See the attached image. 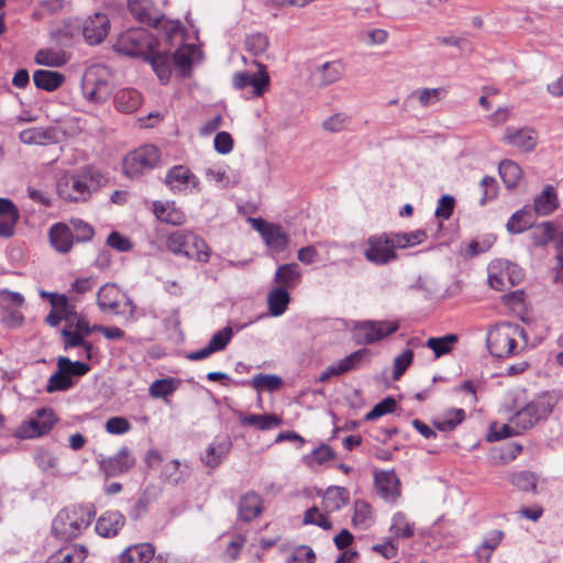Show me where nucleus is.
<instances>
[{
	"label": "nucleus",
	"instance_id": "f257e3e1",
	"mask_svg": "<svg viewBox=\"0 0 563 563\" xmlns=\"http://www.w3.org/2000/svg\"><path fill=\"white\" fill-rule=\"evenodd\" d=\"M99 187L100 176L88 168L75 174H64L56 183L58 196L68 202L87 201Z\"/></svg>",
	"mask_w": 563,
	"mask_h": 563
},
{
	"label": "nucleus",
	"instance_id": "f03ea898",
	"mask_svg": "<svg viewBox=\"0 0 563 563\" xmlns=\"http://www.w3.org/2000/svg\"><path fill=\"white\" fill-rule=\"evenodd\" d=\"M486 342L493 356L508 357L526 346L528 339L525 329L519 324L500 323L488 331Z\"/></svg>",
	"mask_w": 563,
	"mask_h": 563
},
{
	"label": "nucleus",
	"instance_id": "7ed1b4c3",
	"mask_svg": "<svg viewBox=\"0 0 563 563\" xmlns=\"http://www.w3.org/2000/svg\"><path fill=\"white\" fill-rule=\"evenodd\" d=\"M95 515L92 505L66 507L54 518L52 531L60 540L77 538L90 526Z\"/></svg>",
	"mask_w": 563,
	"mask_h": 563
},
{
	"label": "nucleus",
	"instance_id": "20e7f679",
	"mask_svg": "<svg viewBox=\"0 0 563 563\" xmlns=\"http://www.w3.org/2000/svg\"><path fill=\"white\" fill-rule=\"evenodd\" d=\"M166 249L176 256H183L199 263H208L211 249L207 242L190 230H176L165 239Z\"/></svg>",
	"mask_w": 563,
	"mask_h": 563
},
{
	"label": "nucleus",
	"instance_id": "39448f33",
	"mask_svg": "<svg viewBox=\"0 0 563 563\" xmlns=\"http://www.w3.org/2000/svg\"><path fill=\"white\" fill-rule=\"evenodd\" d=\"M112 92L109 69L102 65H95L87 69L81 80L84 98L95 104L106 102Z\"/></svg>",
	"mask_w": 563,
	"mask_h": 563
},
{
	"label": "nucleus",
	"instance_id": "423d86ee",
	"mask_svg": "<svg viewBox=\"0 0 563 563\" xmlns=\"http://www.w3.org/2000/svg\"><path fill=\"white\" fill-rule=\"evenodd\" d=\"M155 45V38L146 30L139 27L122 33L113 47L119 54L145 59L150 57Z\"/></svg>",
	"mask_w": 563,
	"mask_h": 563
},
{
	"label": "nucleus",
	"instance_id": "0eeeda50",
	"mask_svg": "<svg viewBox=\"0 0 563 563\" xmlns=\"http://www.w3.org/2000/svg\"><path fill=\"white\" fill-rule=\"evenodd\" d=\"M399 329L397 320H361L353 322V339L358 344L369 345L382 341Z\"/></svg>",
	"mask_w": 563,
	"mask_h": 563
},
{
	"label": "nucleus",
	"instance_id": "6e6552de",
	"mask_svg": "<svg viewBox=\"0 0 563 563\" xmlns=\"http://www.w3.org/2000/svg\"><path fill=\"white\" fill-rule=\"evenodd\" d=\"M537 418L532 415L526 405L522 409L516 411L506 423H493L489 429L488 440L499 441L506 438L522 434L537 424Z\"/></svg>",
	"mask_w": 563,
	"mask_h": 563
},
{
	"label": "nucleus",
	"instance_id": "1a4fd4ad",
	"mask_svg": "<svg viewBox=\"0 0 563 563\" xmlns=\"http://www.w3.org/2000/svg\"><path fill=\"white\" fill-rule=\"evenodd\" d=\"M161 161L156 146L144 145L130 152L123 161V170L128 177H137L153 169Z\"/></svg>",
	"mask_w": 563,
	"mask_h": 563
},
{
	"label": "nucleus",
	"instance_id": "9d476101",
	"mask_svg": "<svg viewBox=\"0 0 563 563\" xmlns=\"http://www.w3.org/2000/svg\"><path fill=\"white\" fill-rule=\"evenodd\" d=\"M97 302L102 311L114 314H128L133 318L135 306L114 284L103 285L97 295Z\"/></svg>",
	"mask_w": 563,
	"mask_h": 563
},
{
	"label": "nucleus",
	"instance_id": "9b49d317",
	"mask_svg": "<svg viewBox=\"0 0 563 563\" xmlns=\"http://www.w3.org/2000/svg\"><path fill=\"white\" fill-rule=\"evenodd\" d=\"M522 271L507 261H493L488 266V283L492 288L501 291L514 287L522 279Z\"/></svg>",
	"mask_w": 563,
	"mask_h": 563
},
{
	"label": "nucleus",
	"instance_id": "f8f14e48",
	"mask_svg": "<svg viewBox=\"0 0 563 563\" xmlns=\"http://www.w3.org/2000/svg\"><path fill=\"white\" fill-rule=\"evenodd\" d=\"M396 243L393 234L372 235L365 242L364 256L375 265H385L396 260Z\"/></svg>",
	"mask_w": 563,
	"mask_h": 563
},
{
	"label": "nucleus",
	"instance_id": "ddd939ff",
	"mask_svg": "<svg viewBox=\"0 0 563 563\" xmlns=\"http://www.w3.org/2000/svg\"><path fill=\"white\" fill-rule=\"evenodd\" d=\"M55 417L51 409H40L16 429V435L21 439H32L47 433L54 426Z\"/></svg>",
	"mask_w": 563,
	"mask_h": 563
},
{
	"label": "nucleus",
	"instance_id": "4468645a",
	"mask_svg": "<svg viewBox=\"0 0 563 563\" xmlns=\"http://www.w3.org/2000/svg\"><path fill=\"white\" fill-rule=\"evenodd\" d=\"M165 184L174 192H199L200 181L187 167L177 165L172 167L165 177Z\"/></svg>",
	"mask_w": 563,
	"mask_h": 563
},
{
	"label": "nucleus",
	"instance_id": "2eb2a0df",
	"mask_svg": "<svg viewBox=\"0 0 563 563\" xmlns=\"http://www.w3.org/2000/svg\"><path fill=\"white\" fill-rule=\"evenodd\" d=\"M252 228L263 238L267 246L275 251H283L289 243V236L279 225L268 223L261 218H249Z\"/></svg>",
	"mask_w": 563,
	"mask_h": 563
},
{
	"label": "nucleus",
	"instance_id": "dca6fc26",
	"mask_svg": "<svg viewBox=\"0 0 563 563\" xmlns=\"http://www.w3.org/2000/svg\"><path fill=\"white\" fill-rule=\"evenodd\" d=\"M110 20L106 13L97 12L89 15L82 25V35L90 45L100 44L108 35Z\"/></svg>",
	"mask_w": 563,
	"mask_h": 563
},
{
	"label": "nucleus",
	"instance_id": "f3484780",
	"mask_svg": "<svg viewBox=\"0 0 563 563\" xmlns=\"http://www.w3.org/2000/svg\"><path fill=\"white\" fill-rule=\"evenodd\" d=\"M260 70L254 74L249 73H236L233 76L232 82L236 89H244L246 87L253 88V93L256 97L263 96L269 86V76L265 69V66L258 64Z\"/></svg>",
	"mask_w": 563,
	"mask_h": 563
},
{
	"label": "nucleus",
	"instance_id": "a211bd4d",
	"mask_svg": "<svg viewBox=\"0 0 563 563\" xmlns=\"http://www.w3.org/2000/svg\"><path fill=\"white\" fill-rule=\"evenodd\" d=\"M504 141L518 148L520 152L527 153L536 148L538 144V134L533 129L514 126L506 128L504 132Z\"/></svg>",
	"mask_w": 563,
	"mask_h": 563
},
{
	"label": "nucleus",
	"instance_id": "6ab92c4d",
	"mask_svg": "<svg viewBox=\"0 0 563 563\" xmlns=\"http://www.w3.org/2000/svg\"><path fill=\"white\" fill-rule=\"evenodd\" d=\"M375 486L378 495L387 503H396L400 497V482L394 471L375 473Z\"/></svg>",
	"mask_w": 563,
	"mask_h": 563
},
{
	"label": "nucleus",
	"instance_id": "aec40b11",
	"mask_svg": "<svg viewBox=\"0 0 563 563\" xmlns=\"http://www.w3.org/2000/svg\"><path fill=\"white\" fill-rule=\"evenodd\" d=\"M19 139L27 145H48L59 141V132L54 126L30 128L21 131Z\"/></svg>",
	"mask_w": 563,
	"mask_h": 563
},
{
	"label": "nucleus",
	"instance_id": "412c9836",
	"mask_svg": "<svg viewBox=\"0 0 563 563\" xmlns=\"http://www.w3.org/2000/svg\"><path fill=\"white\" fill-rule=\"evenodd\" d=\"M135 463L134 457L131 456L126 448H122L117 455L102 459L100 461V468L104 472L107 477H114L128 472Z\"/></svg>",
	"mask_w": 563,
	"mask_h": 563
},
{
	"label": "nucleus",
	"instance_id": "4be33fe9",
	"mask_svg": "<svg viewBox=\"0 0 563 563\" xmlns=\"http://www.w3.org/2000/svg\"><path fill=\"white\" fill-rule=\"evenodd\" d=\"M20 212L12 200L0 198V236L10 239L15 234Z\"/></svg>",
	"mask_w": 563,
	"mask_h": 563
},
{
	"label": "nucleus",
	"instance_id": "5701e85b",
	"mask_svg": "<svg viewBox=\"0 0 563 563\" xmlns=\"http://www.w3.org/2000/svg\"><path fill=\"white\" fill-rule=\"evenodd\" d=\"M48 239L52 247L60 254H67L73 249L74 235L70 227L64 222L55 223L49 228Z\"/></svg>",
	"mask_w": 563,
	"mask_h": 563
},
{
	"label": "nucleus",
	"instance_id": "b1692460",
	"mask_svg": "<svg viewBox=\"0 0 563 563\" xmlns=\"http://www.w3.org/2000/svg\"><path fill=\"white\" fill-rule=\"evenodd\" d=\"M125 518L122 514L115 510L103 512L96 522V532L104 538L115 537L123 528Z\"/></svg>",
	"mask_w": 563,
	"mask_h": 563
},
{
	"label": "nucleus",
	"instance_id": "393cba45",
	"mask_svg": "<svg viewBox=\"0 0 563 563\" xmlns=\"http://www.w3.org/2000/svg\"><path fill=\"white\" fill-rule=\"evenodd\" d=\"M560 401L558 391H545L534 397L527 406L537 421L548 418Z\"/></svg>",
	"mask_w": 563,
	"mask_h": 563
},
{
	"label": "nucleus",
	"instance_id": "a878e982",
	"mask_svg": "<svg viewBox=\"0 0 563 563\" xmlns=\"http://www.w3.org/2000/svg\"><path fill=\"white\" fill-rule=\"evenodd\" d=\"M153 213L157 220L172 225H181L186 222L185 212L174 201H154Z\"/></svg>",
	"mask_w": 563,
	"mask_h": 563
},
{
	"label": "nucleus",
	"instance_id": "bb28decb",
	"mask_svg": "<svg viewBox=\"0 0 563 563\" xmlns=\"http://www.w3.org/2000/svg\"><path fill=\"white\" fill-rule=\"evenodd\" d=\"M263 511L262 497L255 492H247L239 501V517L250 522L257 518Z\"/></svg>",
	"mask_w": 563,
	"mask_h": 563
},
{
	"label": "nucleus",
	"instance_id": "cd10ccee",
	"mask_svg": "<svg viewBox=\"0 0 563 563\" xmlns=\"http://www.w3.org/2000/svg\"><path fill=\"white\" fill-rule=\"evenodd\" d=\"M230 449L231 441L228 437H217L208 446L206 454L202 456V462L208 467H217L228 455Z\"/></svg>",
	"mask_w": 563,
	"mask_h": 563
},
{
	"label": "nucleus",
	"instance_id": "c85d7f7f",
	"mask_svg": "<svg viewBox=\"0 0 563 563\" xmlns=\"http://www.w3.org/2000/svg\"><path fill=\"white\" fill-rule=\"evenodd\" d=\"M559 208L556 190L552 185H547L540 195L533 200V210L538 216H550Z\"/></svg>",
	"mask_w": 563,
	"mask_h": 563
},
{
	"label": "nucleus",
	"instance_id": "c756f323",
	"mask_svg": "<svg viewBox=\"0 0 563 563\" xmlns=\"http://www.w3.org/2000/svg\"><path fill=\"white\" fill-rule=\"evenodd\" d=\"M128 7L131 14L143 23L156 24L159 21L152 0H128Z\"/></svg>",
	"mask_w": 563,
	"mask_h": 563
},
{
	"label": "nucleus",
	"instance_id": "7c9ffc66",
	"mask_svg": "<svg viewBox=\"0 0 563 563\" xmlns=\"http://www.w3.org/2000/svg\"><path fill=\"white\" fill-rule=\"evenodd\" d=\"M155 553L151 543H139L128 547L119 556L120 563H148Z\"/></svg>",
	"mask_w": 563,
	"mask_h": 563
},
{
	"label": "nucleus",
	"instance_id": "2f4dec72",
	"mask_svg": "<svg viewBox=\"0 0 563 563\" xmlns=\"http://www.w3.org/2000/svg\"><path fill=\"white\" fill-rule=\"evenodd\" d=\"M350 501L349 490L340 486H330L323 494L322 506L325 512H333L345 507Z\"/></svg>",
	"mask_w": 563,
	"mask_h": 563
},
{
	"label": "nucleus",
	"instance_id": "473e14b6",
	"mask_svg": "<svg viewBox=\"0 0 563 563\" xmlns=\"http://www.w3.org/2000/svg\"><path fill=\"white\" fill-rule=\"evenodd\" d=\"M274 279L277 287H283L286 290L296 288L301 282V272L298 264L290 263L279 266Z\"/></svg>",
	"mask_w": 563,
	"mask_h": 563
},
{
	"label": "nucleus",
	"instance_id": "72a5a7b5",
	"mask_svg": "<svg viewBox=\"0 0 563 563\" xmlns=\"http://www.w3.org/2000/svg\"><path fill=\"white\" fill-rule=\"evenodd\" d=\"M65 350L73 347H82V352L78 356H84L87 360L91 358L92 345L84 339V335L73 329V321L62 330Z\"/></svg>",
	"mask_w": 563,
	"mask_h": 563
},
{
	"label": "nucleus",
	"instance_id": "f704fd0d",
	"mask_svg": "<svg viewBox=\"0 0 563 563\" xmlns=\"http://www.w3.org/2000/svg\"><path fill=\"white\" fill-rule=\"evenodd\" d=\"M343 71L344 66L341 62H327L314 70L313 77L319 85L325 86L338 81L342 77Z\"/></svg>",
	"mask_w": 563,
	"mask_h": 563
},
{
	"label": "nucleus",
	"instance_id": "c9c22d12",
	"mask_svg": "<svg viewBox=\"0 0 563 563\" xmlns=\"http://www.w3.org/2000/svg\"><path fill=\"white\" fill-rule=\"evenodd\" d=\"M87 551L82 545H68L53 553L46 563H82Z\"/></svg>",
	"mask_w": 563,
	"mask_h": 563
},
{
	"label": "nucleus",
	"instance_id": "e433bc0d",
	"mask_svg": "<svg viewBox=\"0 0 563 563\" xmlns=\"http://www.w3.org/2000/svg\"><path fill=\"white\" fill-rule=\"evenodd\" d=\"M114 102L119 111L131 113L142 104V97L135 89L124 88L117 92Z\"/></svg>",
	"mask_w": 563,
	"mask_h": 563
},
{
	"label": "nucleus",
	"instance_id": "4c0bfd02",
	"mask_svg": "<svg viewBox=\"0 0 563 563\" xmlns=\"http://www.w3.org/2000/svg\"><path fill=\"white\" fill-rule=\"evenodd\" d=\"M33 81L38 89L54 91L64 84L65 76L58 71L38 69L33 74Z\"/></svg>",
	"mask_w": 563,
	"mask_h": 563
},
{
	"label": "nucleus",
	"instance_id": "58836bf2",
	"mask_svg": "<svg viewBox=\"0 0 563 563\" xmlns=\"http://www.w3.org/2000/svg\"><path fill=\"white\" fill-rule=\"evenodd\" d=\"M290 295L283 287H274L267 295V305L271 316L279 317L288 308Z\"/></svg>",
	"mask_w": 563,
	"mask_h": 563
},
{
	"label": "nucleus",
	"instance_id": "ea45409f",
	"mask_svg": "<svg viewBox=\"0 0 563 563\" xmlns=\"http://www.w3.org/2000/svg\"><path fill=\"white\" fill-rule=\"evenodd\" d=\"M504 538L501 530H492L483 539L476 549V556L481 563H489L493 552L497 549Z\"/></svg>",
	"mask_w": 563,
	"mask_h": 563
},
{
	"label": "nucleus",
	"instance_id": "a19ab883",
	"mask_svg": "<svg viewBox=\"0 0 563 563\" xmlns=\"http://www.w3.org/2000/svg\"><path fill=\"white\" fill-rule=\"evenodd\" d=\"M533 216L529 207L516 211L506 224V229L510 234H519L532 228Z\"/></svg>",
	"mask_w": 563,
	"mask_h": 563
},
{
	"label": "nucleus",
	"instance_id": "79ce46f5",
	"mask_svg": "<svg viewBox=\"0 0 563 563\" xmlns=\"http://www.w3.org/2000/svg\"><path fill=\"white\" fill-rule=\"evenodd\" d=\"M241 423L244 426H251L258 430L265 431L271 430L273 428L279 427L282 424V419L274 413H265V415H246L241 417Z\"/></svg>",
	"mask_w": 563,
	"mask_h": 563
},
{
	"label": "nucleus",
	"instance_id": "37998d69",
	"mask_svg": "<svg viewBox=\"0 0 563 563\" xmlns=\"http://www.w3.org/2000/svg\"><path fill=\"white\" fill-rule=\"evenodd\" d=\"M69 59L68 54L63 49L56 48H42L40 49L34 60L37 65H44L48 67H60L65 65Z\"/></svg>",
	"mask_w": 563,
	"mask_h": 563
},
{
	"label": "nucleus",
	"instance_id": "c03bdc74",
	"mask_svg": "<svg viewBox=\"0 0 563 563\" xmlns=\"http://www.w3.org/2000/svg\"><path fill=\"white\" fill-rule=\"evenodd\" d=\"M499 175L506 188L512 189L519 185L523 173L517 163L506 159L499 164Z\"/></svg>",
	"mask_w": 563,
	"mask_h": 563
},
{
	"label": "nucleus",
	"instance_id": "a18cd8bd",
	"mask_svg": "<svg viewBox=\"0 0 563 563\" xmlns=\"http://www.w3.org/2000/svg\"><path fill=\"white\" fill-rule=\"evenodd\" d=\"M354 527L367 529L374 522V512L368 503L362 499L354 501V514L352 517Z\"/></svg>",
	"mask_w": 563,
	"mask_h": 563
},
{
	"label": "nucleus",
	"instance_id": "49530a36",
	"mask_svg": "<svg viewBox=\"0 0 563 563\" xmlns=\"http://www.w3.org/2000/svg\"><path fill=\"white\" fill-rule=\"evenodd\" d=\"M54 309L47 314L46 322L51 327H56L62 320H66L67 324L71 322L70 307L65 296H60L53 301Z\"/></svg>",
	"mask_w": 563,
	"mask_h": 563
},
{
	"label": "nucleus",
	"instance_id": "de8ad7c7",
	"mask_svg": "<svg viewBox=\"0 0 563 563\" xmlns=\"http://www.w3.org/2000/svg\"><path fill=\"white\" fill-rule=\"evenodd\" d=\"M199 56V49L196 45L188 44L180 46L174 54V62L183 75H187L192 62Z\"/></svg>",
	"mask_w": 563,
	"mask_h": 563
},
{
	"label": "nucleus",
	"instance_id": "09e8293b",
	"mask_svg": "<svg viewBox=\"0 0 563 563\" xmlns=\"http://www.w3.org/2000/svg\"><path fill=\"white\" fill-rule=\"evenodd\" d=\"M144 60L150 62L153 70L156 73L158 79L166 84L170 75V63L167 55L156 53L155 48L150 53V57Z\"/></svg>",
	"mask_w": 563,
	"mask_h": 563
},
{
	"label": "nucleus",
	"instance_id": "8fccbe9b",
	"mask_svg": "<svg viewBox=\"0 0 563 563\" xmlns=\"http://www.w3.org/2000/svg\"><path fill=\"white\" fill-rule=\"evenodd\" d=\"M413 523H411L407 516L402 512H396L391 518L389 531L393 538L408 539L413 536Z\"/></svg>",
	"mask_w": 563,
	"mask_h": 563
},
{
	"label": "nucleus",
	"instance_id": "3c124183",
	"mask_svg": "<svg viewBox=\"0 0 563 563\" xmlns=\"http://www.w3.org/2000/svg\"><path fill=\"white\" fill-rule=\"evenodd\" d=\"M63 367L62 361L58 358L57 371L48 378L47 382L46 390L48 393L66 390L73 385L71 377Z\"/></svg>",
	"mask_w": 563,
	"mask_h": 563
},
{
	"label": "nucleus",
	"instance_id": "603ef678",
	"mask_svg": "<svg viewBox=\"0 0 563 563\" xmlns=\"http://www.w3.org/2000/svg\"><path fill=\"white\" fill-rule=\"evenodd\" d=\"M371 355L368 349L357 350L350 355L335 362L340 375H343L350 371L356 369L360 364Z\"/></svg>",
	"mask_w": 563,
	"mask_h": 563
},
{
	"label": "nucleus",
	"instance_id": "864d4df0",
	"mask_svg": "<svg viewBox=\"0 0 563 563\" xmlns=\"http://www.w3.org/2000/svg\"><path fill=\"white\" fill-rule=\"evenodd\" d=\"M457 342V335L446 334L440 338H429L426 345L431 349L435 357H441L450 353Z\"/></svg>",
	"mask_w": 563,
	"mask_h": 563
},
{
	"label": "nucleus",
	"instance_id": "5fc2aeb1",
	"mask_svg": "<svg viewBox=\"0 0 563 563\" xmlns=\"http://www.w3.org/2000/svg\"><path fill=\"white\" fill-rule=\"evenodd\" d=\"M555 234V228L551 222H541L537 225H532L530 239L536 246H542L548 244Z\"/></svg>",
	"mask_w": 563,
	"mask_h": 563
},
{
	"label": "nucleus",
	"instance_id": "6e6d98bb",
	"mask_svg": "<svg viewBox=\"0 0 563 563\" xmlns=\"http://www.w3.org/2000/svg\"><path fill=\"white\" fill-rule=\"evenodd\" d=\"M283 384V379L274 374H258L253 377L251 385L257 391H275Z\"/></svg>",
	"mask_w": 563,
	"mask_h": 563
},
{
	"label": "nucleus",
	"instance_id": "4d7b16f0",
	"mask_svg": "<svg viewBox=\"0 0 563 563\" xmlns=\"http://www.w3.org/2000/svg\"><path fill=\"white\" fill-rule=\"evenodd\" d=\"M443 92L444 90L442 88H422L413 90L410 98L417 99L419 104L426 108L437 103L441 99Z\"/></svg>",
	"mask_w": 563,
	"mask_h": 563
},
{
	"label": "nucleus",
	"instance_id": "13d9d810",
	"mask_svg": "<svg viewBox=\"0 0 563 563\" xmlns=\"http://www.w3.org/2000/svg\"><path fill=\"white\" fill-rule=\"evenodd\" d=\"M351 124V117L344 112L333 113L325 118L322 128L329 133H339Z\"/></svg>",
	"mask_w": 563,
	"mask_h": 563
},
{
	"label": "nucleus",
	"instance_id": "bf43d9fd",
	"mask_svg": "<svg viewBox=\"0 0 563 563\" xmlns=\"http://www.w3.org/2000/svg\"><path fill=\"white\" fill-rule=\"evenodd\" d=\"M207 180L213 183L219 188H228L233 185L230 176L227 173L225 167L220 165H213L206 169L205 172Z\"/></svg>",
	"mask_w": 563,
	"mask_h": 563
},
{
	"label": "nucleus",
	"instance_id": "052dcab7",
	"mask_svg": "<svg viewBox=\"0 0 563 563\" xmlns=\"http://www.w3.org/2000/svg\"><path fill=\"white\" fill-rule=\"evenodd\" d=\"M327 514L328 512H322L318 507L313 506L306 510L302 522L305 525H316L324 530H330L332 522Z\"/></svg>",
	"mask_w": 563,
	"mask_h": 563
},
{
	"label": "nucleus",
	"instance_id": "680f3d73",
	"mask_svg": "<svg viewBox=\"0 0 563 563\" xmlns=\"http://www.w3.org/2000/svg\"><path fill=\"white\" fill-rule=\"evenodd\" d=\"M189 466L186 464L184 468H180V462L173 460L165 465L164 475L165 478L172 484H178L188 476Z\"/></svg>",
	"mask_w": 563,
	"mask_h": 563
},
{
	"label": "nucleus",
	"instance_id": "e2e57ef3",
	"mask_svg": "<svg viewBox=\"0 0 563 563\" xmlns=\"http://www.w3.org/2000/svg\"><path fill=\"white\" fill-rule=\"evenodd\" d=\"M68 225L70 227L74 239L77 242L90 241L95 234L92 227L81 219H71Z\"/></svg>",
	"mask_w": 563,
	"mask_h": 563
},
{
	"label": "nucleus",
	"instance_id": "0e129e2a",
	"mask_svg": "<svg viewBox=\"0 0 563 563\" xmlns=\"http://www.w3.org/2000/svg\"><path fill=\"white\" fill-rule=\"evenodd\" d=\"M176 389V382L173 378L154 380L150 386V395L154 398H162L170 395Z\"/></svg>",
	"mask_w": 563,
	"mask_h": 563
},
{
	"label": "nucleus",
	"instance_id": "69168bd1",
	"mask_svg": "<svg viewBox=\"0 0 563 563\" xmlns=\"http://www.w3.org/2000/svg\"><path fill=\"white\" fill-rule=\"evenodd\" d=\"M413 360V352L411 350H405L402 353L394 358L393 364V379L398 380L407 368L411 365Z\"/></svg>",
	"mask_w": 563,
	"mask_h": 563
},
{
	"label": "nucleus",
	"instance_id": "338daca9",
	"mask_svg": "<svg viewBox=\"0 0 563 563\" xmlns=\"http://www.w3.org/2000/svg\"><path fill=\"white\" fill-rule=\"evenodd\" d=\"M268 37L263 33L252 34L245 40V46L254 55L263 54L268 47Z\"/></svg>",
	"mask_w": 563,
	"mask_h": 563
},
{
	"label": "nucleus",
	"instance_id": "774afa93",
	"mask_svg": "<svg viewBox=\"0 0 563 563\" xmlns=\"http://www.w3.org/2000/svg\"><path fill=\"white\" fill-rule=\"evenodd\" d=\"M233 336V330L231 327H224L223 329L216 332L210 341L209 345L213 349L214 352L222 351L227 347Z\"/></svg>",
	"mask_w": 563,
	"mask_h": 563
}]
</instances>
